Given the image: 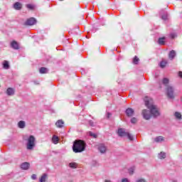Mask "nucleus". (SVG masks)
I'll use <instances>...</instances> for the list:
<instances>
[{"label": "nucleus", "instance_id": "obj_1", "mask_svg": "<svg viewBox=\"0 0 182 182\" xmlns=\"http://www.w3.org/2000/svg\"><path fill=\"white\" fill-rule=\"evenodd\" d=\"M145 105L150 110L151 114L154 116V117H157V116H160V112H159V109H157V106L153 104V100L149 99L146 97L144 98Z\"/></svg>", "mask_w": 182, "mask_h": 182}, {"label": "nucleus", "instance_id": "obj_2", "mask_svg": "<svg viewBox=\"0 0 182 182\" xmlns=\"http://www.w3.org/2000/svg\"><path fill=\"white\" fill-rule=\"evenodd\" d=\"M86 149V143L82 140H76L73 143V150L74 153H82Z\"/></svg>", "mask_w": 182, "mask_h": 182}, {"label": "nucleus", "instance_id": "obj_3", "mask_svg": "<svg viewBox=\"0 0 182 182\" xmlns=\"http://www.w3.org/2000/svg\"><path fill=\"white\" fill-rule=\"evenodd\" d=\"M35 141L36 139L33 135H31L28 137L27 139V145H26V149L27 150H33V147H35Z\"/></svg>", "mask_w": 182, "mask_h": 182}, {"label": "nucleus", "instance_id": "obj_4", "mask_svg": "<svg viewBox=\"0 0 182 182\" xmlns=\"http://www.w3.org/2000/svg\"><path fill=\"white\" fill-rule=\"evenodd\" d=\"M166 96L168 97V99H174V88L171 86H167L166 88Z\"/></svg>", "mask_w": 182, "mask_h": 182}, {"label": "nucleus", "instance_id": "obj_5", "mask_svg": "<svg viewBox=\"0 0 182 182\" xmlns=\"http://www.w3.org/2000/svg\"><path fill=\"white\" fill-rule=\"evenodd\" d=\"M142 116L145 120H150V119H151V114H150V112L147 109L142 111Z\"/></svg>", "mask_w": 182, "mask_h": 182}, {"label": "nucleus", "instance_id": "obj_6", "mask_svg": "<svg viewBox=\"0 0 182 182\" xmlns=\"http://www.w3.org/2000/svg\"><path fill=\"white\" fill-rule=\"evenodd\" d=\"M35 23H36V20L33 17H31V18L27 19V21H26V25H27L28 26H32L35 25Z\"/></svg>", "mask_w": 182, "mask_h": 182}, {"label": "nucleus", "instance_id": "obj_7", "mask_svg": "<svg viewBox=\"0 0 182 182\" xmlns=\"http://www.w3.org/2000/svg\"><path fill=\"white\" fill-rule=\"evenodd\" d=\"M98 150L100 153H102V154H105V152L107 150V148H106V146H105V144H100L99 146H98Z\"/></svg>", "mask_w": 182, "mask_h": 182}, {"label": "nucleus", "instance_id": "obj_8", "mask_svg": "<svg viewBox=\"0 0 182 182\" xmlns=\"http://www.w3.org/2000/svg\"><path fill=\"white\" fill-rule=\"evenodd\" d=\"M117 133L120 137H125L127 136V132L123 129H119Z\"/></svg>", "mask_w": 182, "mask_h": 182}, {"label": "nucleus", "instance_id": "obj_9", "mask_svg": "<svg viewBox=\"0 0 182 182\" xmlns=\"http://www.w3.org/2000/svg\"><path fill=\"white\" fill-rule=\"evenodd\" d=\"M126 114H127V116H128L129 117H132V116L134 114V109L132 108H127L126 110Z\"/></svg>", "mask_w": 182, "mask_h": 182}, {"label": "nucleus", "instance_id": "obj_10", "mask_svg": "<svg viewBox=\"0 0 182 182\" xmlns=\"http://www.w3.org/2000/svg\"><path fill=\"white\" fill-rule=\"evenodd\" d=\"M64 124H65V122L62 119H58L55 123L56 127H58L59 129H62Z\"/></svg>", "mask_w": 182, "mask_h": 182}, {"label": "nucleus", "instance_id": "obj_11", "mask_svg": "<svg viewBox=\"0 0 182 182\" xmlns=\"http://www.w3.org/2000/svg\"><path fill=\"white\" fill-rule=\"evenodd\" d=\"M30 166H31V164L29 163L24 162L21 164V168H22V170H28Z\"/></svg>", "mask_w": 182, "mask_h": 182}, {"label": "nucleus", "instance_id": "obj_12", "mask_svg": "<svg viewBox=\"0 0 182 182\" xmlns=\"http://www.w3.org/2000/svg\"><path fill=\"white\" fill-rule=\"evenodd\" d=\"M14 8L16 11H21V9H22V4L19 2H16L14 5Z\"/></svg>", "mask_w": 182, "mask_h": 182}, {"label": "nucleus", "instance_id": "obj_13", "mask_svg": "<svg viewBox=\"0 0 182 182\" xmlns=\"http://www.w3.org/2000/svg\"><path fill=\"white\" fill-rule=\"evenodd\" d=\"M6 93L9 96H12L15 95V90L12 87H9L6 90Z\"/></svg>", "mask_w": 182, "mask_h": 182}, {"label": "nucleus", "instance_id": "obj_14", "mask_svg": "<svg viewBox=\"0 0 182 182\" xmlns=\"http://www.w3.org/2000/svg\"><path fill=\"white\" fill-rule=\"evenodd\" d=\"M174 58H176V51L174 50H172L168 54V58L171 59V60H173Z\"/></svg>", "mask_w": 182, "mask_h": 182}, {"label": "nucleus", "instance_id": "obj_15", "mask_svg": "<svg viewBox=\"0 0 182 182\" xmlns=\"http://www.w3.org/2000/svg\"><path fill=\"white\" fill-rule=\"evenodd\" d=\"M11 46L13 49H19V46L18 45V43L15 41L11 42Z\"/></svg>", "mask_w": 182, "mask_h": 182}, {"label": "nucleus", "instance_id": "obj_16", "mask_svg": "<svg viewBox=\"0 0 182 182\" xmlns=\"http://www.w3.org/2000/svg\"><path fill=\"white\" fill-rule=\"evenodd\" d=\"M52 141L54 144H58V143H59V137L56 135H53L52 137Z\"/></svg>", "mask_w": 182, "mask_h": 182}, {"label": "nucleus", "instance_id": "obj_17", "mask_svg": "<svg viewBox=\"0 0 182 182\" xmlns=\"http://www.w3.org/2000/svg\"><path fill=\"white\" fill-rule=\"evenodd\" d=\"M167 60H162L160 63V68H161L162 69H164V68H166V66H167Z\"/></svg>", "mask_w": 182, "mask_h": 182}, {"label": "nucleus", "instance_id": "obj_18", "mask_svg": "<svg viewBox=\"0 0 182 182\" xmlns=\"http://www.w3.org/2000/svg\"><path fill=\"white\" fill-rule=\"evenodd\" d=\"M3 68L4 69H9V62L4 60L3 62Z\"/></svg>", "mask_w": 182, "mask_h": 182}, {"label": "nucleus", "instance_id": "obj_19", "mask_svg": "<svg viewBox=\"0 0 182 182\" xmlns=\"http://www.w3.org/2000/svg\"><path fill=\"white\" fill-rule=\"evenodd\" d=\"M164 140V138L162 136H159L154 139V141L156 143H160V141H163Z\"/></svg>", "mask_w": 182, "mask_h": 182}, {"label": "nucleus", "instance_id": "obj_20", "mask_svg": "<svg viewBox=\"0 0 182 182\" xmlns=\"http://www.w3.org/2000/svg\"><path fill=\"white\" fill-rule=\"evenodd\" d=\"M18 127H19V129H24V127H25V122L24 121L18 122Z\"/></svg>", "mask_w": 182, "mask_h": 182}, {"label": "nucleus", "instance_id": "obj_21", "mask_svg": "<svg viewBox=\"0 0 182 182\" xmlns=\"http://www.w3.org/2000/svg\"><path fill=\"white\" fill-rule=\"evenodd\" d=\"M46 178H48V175L44 173L40 178V182H46Z\"/></svg>", "mask_w": 182, "mask_h": 182}, {"label": "nucleus", "instance_id": "obj_22", "mask_svg": "<svg viewBox=\"0 0 182 182\" xmlns=\"http://www.w3.org/2000/svg\"><path fill=\"white\" fill-rule=\"evenodd\" d=\"M40 73L43 74V73H48V69L46 68H41L39 70Z\"/></svg>", "mask_w": 182, "mask_h": 182}, {"label": "nucleus", "instance_id": "obj_23", "mask_svg": "<svg viewBox=\"0 0 182 182\" xmlns=\"http://www.w3.org/2000/svg\"><path fill=\"white\" fill-rule=\"evenodd\" d=\"M169 82H170V80H168V78H164L163 80H162V83L165 86H167L168 84L169 83Z\"/></svg>", "mask_w": 182, "mask_h": 182}, {"label": "nucleus", "instance_id": "obj_24", "mask_svg": "<svg viewBox=\"0 0 182 182\" xmlns=\"http://www.w3.org/2000/svg\"><path fill=\"white\" fill-rule=\"evenodd\" d=\"M69 166L71 168H77V164L73 162V163H70Z\"/></svg>", "mask_w": 182, "mask_h": 182}, {"label": "nucleus", "instance_id": "obj_25", "mask_svg": "<svg viewBox=\"0 0 182 182\" xmlns=\"http://www.w3.org/2000/svg\"><path fill=\"white\" fill-rule=\"evenodd\" d=\"M174 115H175V117L176 119H182V116H181V114L180 112H175Z\"/></svg>", "mask_w": 182, "mask_h": 182}, {"label": "nucleus", "instance_id": "obj_26", "mask_svg": "<svg viewBox=\"0 0 182 182\" xmlns=\"http://www.w3.org/2000/svg\"><path fill=\"white\" fill-rule=\"evenodd\" d=\"M159 158L161 159H166V153H164V152H161V153L159 154Z\"/></svg>", "mask_w": 182, "mask_h": 182}, {"label": "nucleus", "instance_id": "obj_27", "mask_svg": "<svg viewBox=\"0 0 182 182\" xmlns=\"http://www.w3.org/2000/svg\"><path fill=\"white\" fill-rule=\"evenodd\" d=\"M139 59L137 58V56L135 55L133 59V63L134 65H137L139 63Z\"/></svg>", "mask_w": 182, "mask_h": 182}, {"label": "nucleus", "instance_id": "obj_28", "mask_svg": "<svg viewBox=\"0 0 182 182\" xmlns=\"http://www.w3.org/2000/svg\"><path fill=\"white\" fill-rule=\"evenodd\" d=\"M164 38H160L158 41L159 45H164Z\"/></svg>", "mask_w": 182, "mask_h": 182}, {"label": "nucleus", "instance_id": "obj_29", "mask_svg": "<svg viewBox=\"0 0 182 182\" xmlns=\"http://www.w3.org/2000/svg\"><path fill=\"white\" fill-rule=\"evenodd\" d=\"M134 173V168H130L129 169V173L130 174V176H133Z\"/></svg>", "mask_w": 182, "mask_h": 182}, {"label": "nucleus", "instance_id": "obj_30", "mask_svg": "<svg viewBox=\"0 0 182 182\" xmlns=\"http://www.w3.org/2000/svg\"><path fill=\"white\" fill-rule=\"evenodd\" d=\"M168 17V15L167 14L162 15L161 19L164 21H167V18Z\"/></svg>", "mask_w": 182, "mask_h": 182}, {"label": "nucleus", "instance_id": "obj_31", "mask_svg": "<svg viewBox=\"0 0 182 182\" xmlns=\"http://www.w3.org/2000/svg\"><path fill=\"white\" fill-rule=\"evenodd\" d=\"M26 8H28V9H30L31 11H32V10H33V5L26 4Z\"/></svg>", "mask_w": 182, "mask_h": 182}, {"label": "nucleus", "instance_id": "obj_32", "mask_svg": "<svg viewBox=\"0 0 182 182\" xmlns=\"http://www.w3.org/2000/svg\"><path fill=\"white\" fill-rule=\"evenodd\" d=\"M131 123H132L133 124L137 123V119L136 117L132 118Z\"/></svg>", "mask_w": 182, "mask_h": 182}, {"label": "nucleus", "instance_id": "obj_33", "mask_svg": "<svg viewBox=\"0 0 182 182\" xmlns=\"http://www.w3.org/2000/svg\"><path fill=\"white\" fill-rule=\"evenodd\" d=\"M127 136L129 140H133V136H132V134H130L129 132L127 133Z\"/></svg>", "mask_w": 182, "mask_h": 182}, {"label": "nucleus", "instance_id": "obj_34", "mask_svg": "<svg viewBox=\"0 0 182 182\" xmlns=\"http://www.w3.org/2000/svg\"><path fill=\"white\" fill-rule=\"evenodd\" d=\"M90 136L94 137V139H96L97 137V135H96V134H94L93 132H90Z\"/></svg>", "mask_w": 182, "mask_h": 182}, {"label": "nucleus", "instance_id": "obj_35", "mask_svg": "<svg viewBox=\"0 0 182 182\" xmlns=\"http://www.w3.org/2000/svg\"><path fill=\"white\" fill-rule=\"evenodd\" d=\"M176 36H177V35H176V33H171L170 35V37L171 38V39H174V38H176Z\"/></svg>", "mask_w": 182, "mask_h": 182}, {"label": "nucleus", "instance_id": "obj_36", "mask_svg": "<svg viewBox=\"0 0 182 182\" xmlns=\"http://www.w3.org/2000/svg\"><path fill=\"white\" fill-rule=\"evenodd\" d=\"M31 178H32V180H36V174H33L31 176Z\"/></svg>", "mask_w": 182, "mask_h": 182}, {"label": "nucleus", "instance_id": "obj_37", "mask_svg": "<svg viewBox=\"0 0 182 182\" xmlns=\"http://www.w3.org/2000/svg\"><path fill=\"white\" fill-rule=\"evenodd\" d=\"M136 182H146V181L143 178H140Z\"/></svg>", "mask_w": 182, "mask_h": 182}, {"label": "nucleus", "instance_id": "obj_38", "mask_svg": "<svg viewBox=\"0 0 182 182\" xmlns=\"http://www.w3.org/2000/svg\"><path fill=\"white\" fill-rule=\"evenodd\" d=\"M110 116H112V114L110 112H108L107 116V119H109Z\"/></svg>", "mask_w": 182, "mask_h": 182}, {"label": "nucleus", "instance_id": "obj_39", "mask_svg": "<svg viewBox=\"0 0 182 182\" xmlns=\"http://www.w3.org/2000/svg\"><path fill=\"white\" fill-rule=\"evenodd\" d=\"M178 75L180 77H182V72L181 71L179 72Z\"/></svg>", "mask_w": 182, "mask_h": 182}, {"label": "nucleus", "instance_id": "obj_40", "mask_svg": "<svg viewBox=\"0 0 182 182\" xmlns=\"http://www.w3.org/2000/svg\"><path fill=\"white\" fill-rule=\"evenodd\" d=\"M91 126H93V123L90 124Z\"/></svg>", "mask_w": 182, "mask_h": 182}, {"label": "nucleus", "instance_id": "obj_41", "mask_svg": "<svg viewBox=\"0 0 182 182\" xmlns=\"http://www.w3.org/2000/svg\"><path fill=\"white\" fill-rule=\"evenodd\" d=\"M60 1H63V0H60Z\"/></svg>", "mask_w": 182, "mask_h": 182}]
</instances>
